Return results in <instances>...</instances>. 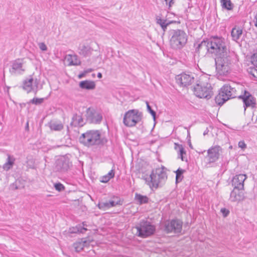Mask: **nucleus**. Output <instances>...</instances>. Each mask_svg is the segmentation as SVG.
Wrapping results in <instances>:
<instances>
[{"label": "nucleus", "mask_w": 257, "mask_h": 257, "mask_svg": "<svg viewBox=\"0 0 257 257\" xmlns=\"http://www.w3.org/2000/svg\"><path fill=\"white\" fill-rule=\"evenodd\" d=\"M250 74L255 78L257 79V67L252 69L250 71Z\"/></svg>", "instance_id": "nucleus-43"}, {"label": "nucleus", "mask_w": 257, "mask_h": 257, "mask_svg": "<svg viewBox=\"0 0 257 257\" xmlns=\"http://www.w3.org/2000/svg\"><path fill=\"white\" fill-rule=\"evenodd\" d=\"M156 22L161 27L164 32L166 31L168 25L174 23V22L172 21L162 19L159 16H157L156 18Z\"/></svg>", "instance_id": "nucleus-27"}, {"label": "nucleus", "mask_w": 257, "mask_h": 257, "mask_svg": "<svg viewBox=\"0 0 257 257\" xmlns=\"http://www.w3.org/2000/svg\"><path fill=\"white\" fill-rule=\"evenodd\" d=\"M176 183L180 182L183 179V174L184 172V170L179 168L176 172Z\"/></svg>", "instance_id": "nucleus-35"}, {"label": "nucleus", "mask_w": 257, "mask_h": 257, "mask_svg": "<svg viewBox=\"0 0 257 257\" xmlns=\"http://www.w3.org/2000/svg\"><path fill=\"white\" fill-rule=\"evenodd\" d=\"M95 83L93 81L85 80L79 83V87L84 89L93 90L95 88Z\"/></svg>", "instance_id": "nucleus-25"}, {"label": "nucleus", "mask_w": 257, "mask_h": 257, "mask_svg": "<svg viewBox=\"0 0 257 257\" xmlns=\"http://www.w3.org/2000/svg\"><path fill=\"white\" fill-rule=\"evenodd\" d=\"M167 178L166 172L163 168H158L153 170L151 174L146 177V183L150 188H157L160 184L163 183Z\"/></svg>", "instance_id": "nucleus-4"}, {"label": "nucleus", "mask_w": 257, "mask_h": 257, "mask_svg": "<svg viewBox=\"0 0 257 257\" xmlns=\"http://www.w3.org/2000/svg\"><path fill=\"white\" fill-rule=\"evenodd\" d=\"M247 177L245 174H238L233 177L232 180V185L235 188L239 189H244V182L246 179Z\"/></svg>", "instance_id": "nucleus-18"}, {"label": "nucleus", "mask_w": 257, "mask_h": 257, "mask_svg": "<svg viewBox=\"0 0 257 257\" xmlns=\"http://www.w3.org/2000/svg\"><path fill=\"white\" fill-rule=\"evenodd\" d=\"M114 176V172L113 170H110L106 175L103 176L100 178V181L102 183L108 182L111 178Z\"/></svg>", "instance_id": "nucleus-31"}, {"label": "nucleus", "mask_w": 257, "mask_h": 257, "mask_svg": "<svg viewBox=\"0 0 257 257\" xmlns=\"http://www.w3.org/2000/svg\"><path fill=\"white\" fill-rule=\"evenodd\" d=\"M39 82L37 78L34 79L30 76L23 81V88L27 93L33 92L36 94L42 88V87H39Z\"/></svg>", "instance_id": "nucleus-10"}, {"label": "nucleus", "mask_w": 257, "mask_h": 257, "mask_svg": "<svg viewBox=\"0 0 257 257\" xmlns=\"http://www.w3.org/2000/svg\"><path fill=\"white\" fill-rule=\"evenodd\" d=\"M65 61L69 66H78L81 64L80 60L76 55H66L65 57Z\"/></svg>", "instance_id": "nucleus-20"}, {"label": "nucleus", "mask_w": 257, "mask_h": 257, "mask_svg": "<svg viewBox=\"0 0 257 257\" xmlns=\"http://www.w3.org/2000/svg\"><path fill=\"white\" fill-rule=\"evenodd\" d=\"M209 52L218 56L227 51L224 39L220 37H213L210 39Z\"/></svg>", "instance_id": "nucleus-6"}, {"label": "nucleus", "mask_w": 257, "mask_h": 257, "mask_svg": "<svg viewBox=\"0 0 257 257\" xmlns=\"http://www.w3.org/2000/svg\"><path fill=\"white\" fill-rule=\"evenodd\" d=\"M39 48L42 51H46L48 49L47 46L44 42H40L38 44Z\"/></svg>", "instance_id": "nucleus-40"}, {"label": "nucleus", "mask_w": 257, "mask_h": 257, "mask_svg": "<svg viewBox=\"0 0 257 257\" xmlns=\"http://www.w3.org/2000/svg\"><path fill=\"white\" fill-rule=\"evenodd\" d=\"M209 44V39L206 41H203L200 44H199L197 47L198 51H199L201 50H204L209 52V48L210 47V46H209L210 45Z\"/></svg>", "instance_id": "nucleus-33"}, {"label": "nucleus", "mask_w": 257, "mask_h": 257, "mask_svg": "<svg viewBox=\"0 0 257 257\" xmlns=\"http://www.w3.org/2000/svg\"><path fill=\"white\" fill-rule=\"evenodd\" d=\"M26 127H28V122H27V123Z\"/></svg>", "instance_id": "nucleus-50"}, {"label": "nucleus", "mask_w": 257, "mask_h": 257, "mask_svg": "<svg viewBox=\"0 0 257 257\" xmlns=\"http://www.w3.org/2000/svg\"><path fill=\"white\" fill-rule=\"evenodd\" d=\"M170 45L174 49H181L187 41V35L181 30H173L171 33Z\"/></svg>", "instance_id": "nucleus-5"}, {"label": "nucleus", "mask_w": 257, "mask_h": 257, "mask_svg": "<svg viewBox=\"0 0 257 257\" xmlns=\"http://www.w3.org/2000/svg\"><path fill=\"white\" fill-rule=\"evenodd\" d=\"M90 241L87 240L86 238H82L73 244L74 247L77 252H79L89 245Z\"/></svg>", "instance_id": "nucleus-21"}, {"label": "nucleus", "mask_w": 257, "mask_h": 257, "mask_svg": "<svg viewBox=\"0 0 257 257\" xmlns=\"http://www.w3.org/2000/svg\"><path fill=\"white\" fill-rule=\"evenodd\" d=\"M207 153L205 157L207 162L208 164L213 163L219 159L222 153V149L218 145L213 146L207 150Z\"/></svg>", "instance_id": "nucleus-11"}, {"label": "nucleus", "mask_w": 257, "mask_h": 257, "mask_svg": "<svg viewBox=\"0 0 257 257\" xmlns=\"http://www.w3.org/2000/svg\"><path fill=\"white\" fill-rule=\"evenodd\" d=\"M54 187L56 190L59 191H61L64 189V186L60 183L55 184Z\"/></svg>", "instance_id": "nucleus-42"}, {"label": "nucleus", "mask_w": 257, "mask_h": 257, "mask_svg": "<svg viewBox=\"0 0 257 257\" xmlns=\"http://www.w3.org/2000/svg\"><path fill=\"white\" fill-rule=\"evenodd\" d=\"M221 211L224 214V216H226L228 214V211H227L225 208H222Z\"/></svg>", "instance_id": "nucleus-47"}, {"label": "nucleus", "mask_w": 257, "mask_h": 257, "mask_svg": "<svg viewBox=\"0 0 257 257\" xmlns=\"http://www.w3.org/2000/svg\"><path fill=\"white\" fill-rule=\"evenodd\" d=\"M240 87L241 86L233 83L223 85L221 88L219 94L215 98L216 103L219 105H222L229 99L238 97L237 91Z\"/></svg>", "instance_id": "nucleus-2"}, {"label": "nucleus", "mask_w": 257, "mask_h": 257, "mask_svg": "<svg viewBox=\"0 0 257 257\" xmlns=\"http://www.w3.org/2000/svg\"><path fill=\"white\" fill-rule=\"evenodd\" d=\"M174 0H165L167 5H169V7H171L172 5L174 4Z\"/></svg>", "instance_id": "nucleus-45"}, {"label": "nucleus", "mask_w": 257, "mask_h": 257, "mask_svg": "<svg viewBox=\"0 0 257 257\" xmlns=\"http://www.w3.org/2000/svg\"><path fill=\"white\" fill-rule=\"evenodd\" d=\"M216 69L219 75H226L230 70V57L228 52L216 56L215 59Z\"/></svg>", "instance_id": "nucleus-3"}, {"label": "nucleus", "mask_w": 257, "mask_h": 257, "mask_svg": "<svg viewBox=\"0 0 257 257\" xmlns=\"http://www.w3.org/2000/svg\"><path fill=\"white\" fill-rule=\"evenodd\" d=\"M176 79L178 83L182 86H187L191 84L194 80L193 74L183 73L177 75Z\"/></svg>", "instance_id": "nucleus-16"}, {"label": "nucleus", "mask_w": 257, "mask_h": 257, "mask_svg": "<svg viewBox=\"0 0 257 257\" xmlns=\"http://www.w3.org/2000/svg\"><path fill=\"white\" fill-rule=\"evenodd\" d=\"M97 77L99 78H102V74H101V73H98V74H97Z\"/></svg>", "instance_id": "nucleus-48"}, {"label": "nucleus", "mask_w": 257, "mask_h": 257, "mask_svg": "<svg viewBox=\"0 0 257 257\" xmlns=\"http://www.w3.org/2000/svg\"><path fill=\"white\" fill-rule=\"evenodd\" d=\"M69 159L67 156H61L56 162L55 169L60 172L67 171L71 166Z\"/></svg>", "instance_id": "nucleus-13"}, {"label": "nucleus", "mask_w": 257, "mask_h": 257, "mask_svg": "<svg viewBox=\"0 0 257 257\" xmlns=\"http://www.w3.org/2000/svg\"><path fill=\"white\" fill-rule=\"evenodd\" d=\"M87 117L93 123H98L101 122L102 116L100 113L93 112L88 109L87 112Z\"/></svg>", "instance_id": "nucleus-19"}, {"label": "nucleus", "mask_w": 257, "mask_h": 257, "mask_svg": "<svg viewBox=\"0 0 257 257\" xmlns=\"http://www.w3.org/2000/svg\"><path fill=\"white\" fill-rule=\"evenodd\" d=\"M44 98H34L30 100V103L35 105H39L42 104L44 102Z\"/></svg>", "instance_id": "nucleus-36"}, {"label": "nucleus", "mask_w": 257, "mask_h": 257, "mask_svg": "<svg viewBox=\"0 0 257 257\" xmlns=\"http://www.w3.org/2000/svg\"><path fill=\"white\" fill-rule=\"evenodd\" d=\"M135 200L139 204H143L148 202L149 198L146 196H144L140 194H135Z\"/></svg>", "instance_id": "nucleus-29"}, {"label": "nucleus", "mask_w": 257, "mask_h": 257, "mask_svg": "<svg viewBox=\"0 0 257 257\" xmlns=\"http://www.w3.org/2000/svg\"><path fill=\"white\" fill-rule=\"evenodd\" d=\"M79 53L84 56H88L91 54L92 49L89 46L82 45L79 47Z\"/></svg>", "instance_id": "nucleus-28"}, {"label": "nucleus", "mask_w": 257, "mask_h": 257, "mask_svg": "<svg viewBox=\"0 0 257 257\" xmlns=\"http://www.w3.org/2000/svg\"><path fill=\"white\" fill-rule=\"evenodd\" d=\"M175 149L178 150L179 158H180L182 161H184V155H186V151L182 145H177L175 144Z\"/></svg>", "instance_id": "nucleus-32"}, {"label": "nucleus", "mask_w": 257, "mask_h": 257, "mask_svg": "<svg viewBox=\"0 0 257 257\" xmlns=\"http://www.w3.org/2000/svg\"><path fill=\"white\" fill-rule=\"evenodd\" d=\"M71 123L75 126H82L84 124L85 122L81 115L76 114L72 117Z\"/></svg>", "instance_id": "nucleus-26"}, {"label": "nucleus", "mask_w": 257, "mask_h": 257, "mask_svg": "<svg viewBox=\"0 0 257 257\" xmlns=\"http://www.w3.org/2000/svg\"><path fill=\"white\" fill-rule=\"evenodd\" d=\"M238 97L241 99L243 102L244 111L247 107L253 108L255 106V99L247 91L244 90L243 94L239 95Z\"/></svg>", "instance_id": "nucleus-15"}, {"label": "nucleus", "mask_w": 257, "mask_h": 257, "mask_svg": "<svg viewBox=\"0 0 257 257\" xmlns=\"http://www.w3.org/2000/svg\"><path fill=\"white\" fill-rule=\"evenodd\" d=\"M119 201L118 200V198H114V200H109L108 201L109 208L111 207H113L116 206V205L119 204Z\"/></svg>", "instance_id": "nucleus-39"}, {"label": "nucleus", "mask_w": 257, "mask_h": 257, "mask_svg": "<svg viewBox=\"0 0 257 257\" xmlns=\"http://www.w3.org/2000/svg\"><path fill=\"white\" fill-rule=\"evenodd\" d=\"M242 34V29L238 27L233 28L231 32V36L233 41L237 42Z\"/></svg>", "instance_id": "nucleus-24"}, {"label": "nucleus", "mask_w": 257, "mask_h": 257, "mask_svg": "<svg viewBox=\"0 0 257 257\" xmlns=\"http://www.w3.org/2000/svg\"><path fill=\"white\" fill-rule=\"evenodd\" d=\"M48 125L51 130L54 131H60L64 127L63 123L58 120H51L48 123Z\"/></svg>", "instance_id": "nucleus-22"}, {"label": "nucleus", "mask_w": 257, "mask_h": 257, "mask_svg": "<svg viewBox=\"0 0 257 257\" xmlns=\"http://www.w3.org/2000/svg\"><path fill=\"white\" fill-rule=\"evenodd\" d=\"M92 71V70L90 69H89L88 70H86V71L87 72V73H88V72H90Z\"/></svg>", "instance_id": "nucleus-49"}, {"label": "nucleus", "mask_w": 257, "mask_h": 257, "mask_svg": "<svg viewBox=\"0 0 257 257\" xmlns=\"http://www.w3.org/2000/svg\"><path fill=\"white\" fill-rule=\"evenodd\" d=\"M165 230L168 232H180L182 228V222L178 219L166 221L165 223Z\"/></svg>", "instance_id": "nucleus-14"}, {"label": "nucleus", "mask_w": 257, "mask_h": 257, "mask_svg": "<svg viewBox=\"0 0 257 257\" xmlns=\"http://www.w3.org/2000/svg\"><path fill=\"white\" fill-rule=\"evenodd\" d=\"M238 147L242 150H244L246 148V145L244 141H241L238 142Z\"/></svg>", "instance_id": "nucleus-44"}, {"label": "nucleus", "mask_w": 257, "mask_h": 257, "mask_svg": "<svg viewBox=\"0 0 257 257\" xmlns=\"http://www.w3.org/2000/svg\"><path fill=\"white\" fill-rule=\"evenodd\" d=\"M243 189L234 188L230 194L229 200L231 202H239L244 199V193L241 191Z\"/></svg>", "instance_id": "nucleus-17"}, {"label": "nucleus", "mask_w": 257, "mask_h": 257, "mask_svg": "<svg viewBox=\"0 0 257 257\" xmlns=\"http://www.w3.org/2000/svg\"><path fill=\"white\" fill-rule=\"evenodd\" d=\"M194 93L198 97L208 99L213 95L212 87L208 82L201 83L194 87Z\"/></svg>", "instance_id": "nucleus-7"}, {"label": "nucleus", "mask_w": 257, "mask_h": 257, "mask_svg": "<svg viewBox=\"0 0 257 257\" xmlns=\"http://www.w3.org/2000/svg\"><path fill=\"white\" fill-rule=\"evenodd\" d=\"M220 3L222 8L227 10H232L233 8V5L230 0H220Z\"/></svg>", "instance_id": "nucleus-30"}, {"label": "nucleus", "mask_w": 257, "mask_h": 257, "mask_svg": "<svg viewBox=\"0 0 257 257\" xmlns=\"http://www.w3.org/2000/svg\"><path fill=\"white\" fill-rule=\"evenodd\" d=\"M136 228L138 236L142 237H146L153 234L155 230V226L145 220L140 221L136 225Z\"/></svg>", "instance_id": "nucleus-8"}, {"label": "nucleus", "mask_w": 257, "mask_h": 257, "mask_svg": "<svg viewBox=\"0 0 257 257\" xmlns=\"http://www.w3.org/2000/svg\"><path fill=\"white\" fill-rule=\"evenodd\" d=\"M251 62L255 67H257V53L254 54L251 57Z\"/></svg>", "instance_id": "nucleus-41"}, {"label": "nucleus", "mask_w": 257, "mask_h": 257, "mask_svg": "<svg viewBox=\"0 0 257 257\" xmlns=\"http://www.w3.org/2000/svg\"><path fill=\"white\" fill-rule=\"evenodd\" d=\"M81 144L87 147L103 145L107 143L106 138L102 137L98 130H89L82 134L79 138Z\"/></svg>", "instance_id": "nucleus-1"}, {"label": "nucleus", "mask_w": 257, "mask_h": 257, "mask_svg": "<svg viewBox=\"0 0 257 257\" xmlns=\"http://www.w3.org/2000/svg\"><path fill=\"white\" fill-rule=\"evenodd\" d=\"M24 59H17L12 62L10 72L14 75L23 74L25 70Z\"/></svg>", "instance_id": "nucleus-12"}, {"label": "nucleus", "mask_w": 257, "mask_h": 257, "mask_svg": "<svg viewBox=\"0 0 257 257\" xmlns=\"http://www.w3.org/2000/svg\"><path fill=\"white\" fill-rule=\"evenodd\" d=\"M86 73H87V72L84 71L83 72H82L81 73H80L78 75V78L79 79H81V78L84 77L85 76Z\"/></svg>", "instance_id": "nucleus-46"}, {"label": "nucleus", "mask_w": 257, "mask_h": 257, "mask_svg": "<svg viewBox=\"0 0 257 257\" xmlns=\"http://www.w3.org/2000/svg\"><path fill=\"white\" fill-rule=\"evenodd\" d=\"M87 229L85 227H82L81 225L77 226L76 227H72L69 229V232L71 233H76L78 232L84 233Z\"/></svg>", "instance_id": "nucleus-34"}, {"label": "nucleus", "mask_w": 257, "mask_h": 257, "mask_svg": "<svg viewBox=\"0 0 257 257\" xmlns=\"http://www.w3.org/2000/svg\"><path fill=\"white\" fill-rule=\"evenodd\" d=\"M1 168V166H0V168Z\"/></svg>", "instance_id": "nucleus-51"}, {"label": "nucleus", "mask_w": 257, "mask_h": 257, "mask_svg": "<svg viewBox=\"0 0 257 257\" xmlns=\"http://www.w3.org/2000/svg\"><path fill=\"white\" fill-rule=\"evenodd\" d=\"M147 107V110L151 114V115L153 116L154 119L156 118V112L155 111H154L150 105H149V103L148 101L146 102Z\"/></svg>", "instance_id": "nucleus-38"}, {"label": "nucleus", "mask_w": 257, "mask_h": 257, "mask_svg": "<svg viewBox=\"0 0 257 257\" xmlns=\"http://www.w3.org/2000/svg\"><path fill=\"white\" fill-rule=\"evenodd\" d=\"M98 207L99 209L103 210L109 208L108 201L99 202L98 204Z\"/></svg>", "instance_id": "nucleus-37"}, {"label": "nucleus", "mask_w": 257, "mask_h": 257, "mask_svg": "<svg viewBox=\"0 0 257 257\" xmlns=\"http://www.w3.org/2000/svg\"><path fill=\"white\" fill-rule=\"evenodd\" d=\"M15 161L16 158L14 156L8 154L6 162L3 166V169L6 171L11 169L14 166Z\"/></svg>", "instance_id": "nucleus-23"}, {"label": "nucleus", "mask_w": 257, "mask_h": 257, "mask_svg": "<svg viewBox=\"0 0 257 257\" xmlns=\"http://www.w3.org/2000/svg\"><path fill=\"white\" fill-rule=\"evenodd\" d=\"M142 114L137 109H132L127 111L123 117V122L125 125L132 127L141 121Z\"/></svg>", "instance_id": "nucleus-9"}]
</instances>
